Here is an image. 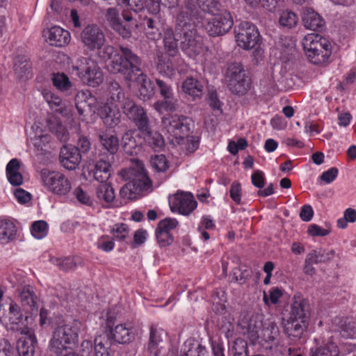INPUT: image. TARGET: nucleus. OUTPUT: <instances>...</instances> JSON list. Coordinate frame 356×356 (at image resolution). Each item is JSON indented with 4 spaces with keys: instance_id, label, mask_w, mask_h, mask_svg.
Instances as JSON below:
<instances>
[{
    "instance_id": "f257e3e1",
    "label": "nucleus",
    "mask_w": 356,
    "mask_h": 356,
    "mask_svg": "<svg viewBox=\"0 0 356 356\" xmlns=\"http://www.w3.org/2000/svg\"><path fill=\"white\" fill-rule=\"evenodd\" d=\"M202 19V13L193 0L184 1V6L176 17L175 31L180 40V48L191 58L200 54L203 49L202 38L197 32V27Z\"/></svg>"
},
{
    "instance_id": "f03ea898",
    "label": "nucleus",
    "mask_w": 356,
    "mask_h": 356,
    "mask_svg": "<svg viewBox=\"0 0 356 356\" xmlns=\"http://www.w3.org/2000/svg\"><path fill=\"white\" fill-rule=\"evenodd\" d=\"M100 63L105 65L107 71L113 74H120L126 81L136 79L134 76L140 71L141 59L127 47H120V51L111 44H107L100 51Z\"/></svg>"
},
{
    "instance_id": "7ed1b4c3",
    "label": "nucleus",
    "mask_w": 356,
    "mask_h": 356,
    "mask_svg": "<svg viewBox=\"0 0 356 356\" xmlns=\"http://www.w3.org/2000/svg\"><path fill=\"white\" fill-rule=\"evenodd\" d=\"M311 316L309 300L300 293H296L292 299L286 318H282L283 334L289 344L300 343L307 332Z\"/></svg>"
},
{
    "instance_id": "20e7f679",
    "label": "nucleus",
    "mask_w": 356,
    "mask_h": 356,
    "mask_svg": "<svg viewBox=\"0 0 356 356\" xmlns=\"http://www.w3.org/2000/svg\"><path fill=\"white\" fill-rule=\"evenodd\" d=\"M80 325L79 321H74L72 323L57 326L49 341V352L60 355L67 347L77 345Z\"/></svg>"
},
{
    "instance_id": "39448f33",
    "label": "nucleus",
    "mask_w": 356,
    "mask_h": 356,
    "mask_svg": "<svg viewBox=\"0 0 356 356\" xmlns=\"http://www.w3.org/2000/svg\"><path fill=\"white\" fill-rule=\"evenodd\" d=\"M302 44L308 60L314 65L325 63L332 54L329 40L318 33L307 35Z\"/></svg>"
},
{
    "instance_id": "423d86ee",
    "label": "nucleus",
    "mask_w": 356,
    "mask_h": 356,
    "mask_svg": "<svg viewBox=\"0 0 356 356\" xmlns=\"http://www.w3.org/2000/svg\"><path fill=\"white\" fill-rule=\"evenodd\" d=\"M122 176L129 181L120 191L122 199L136 200L140 194L152 186V181L142 168L140 170L131 168L128 171H122Z\"/></svg>"
},
{
    "instance_id": "0eeeda50",
    "label": "nucleus",
    "mask_w": 356,
    "mask_h": 356,
    "mask_svg": "<svg viewBox=\"0 0 356 356\" xmlns=\"http://www.w3.org/2000/svg\"><path fill=\"white\" fill-rule=\"evenodd\" d=\"M97 63L99 62L96 58L95 60L81 56L72 65V73L84 84L93 88L97 87L104 80L103 72Z\"/></svg>"
},
{
    "instance_id": "6e6552de",
    "label": "nucleus",
    "mask_w": 356,
    "mask_h": 356,
    "mask_svg": "<svg viewBox=\"0 0 356 356\" xmlns=\"http://www.w3.org/2000/svg\"><path fill=\"white\" fill-rule=\"evenodd\" d=\"M230 91L236 95L242 96L248 91L251 85L249 73L241 63H230L225 72Z\"/></svg>"
},
{
    "instance_id": "1a4fd4ad",
    "label": "nucleus",
    "mask_w": 356,
    "mask_h": 356,
    "mask_svg": "<svg viewBox=\"0 0 356 356\" xmlns=\"http://www.w3.org/2000/svg\"><path fill=\"white\" fill-rule=\"evenodd\" d=\"M115 316L108 314L105 333L113 341L120 344L133 342L138 334L137 329L131 323H118Z\"/></svg>"
},
{
    "instance_id": "9d476101",
    "label": "nucleus",
    "mask_w": 356,
    "mask_h": 356,
    "mask_svg": "<svg viewBox=\"0 0 356 356\" xmlns=\"http://www.w3.org/2000/svg\"><path fill=\"white\" fill-rule=\"evenodd\" d=\"M155 95L161 98L154 104L156 111L161 113L165 111L172 113L178 108L179 101L169 81L156 78Z\"/></svg>"
},
{
    "instance_id": "9b49d317",
    "label": "nucleus",
    "mask_w": 356,
    "mask_h": 356,
    "mask_svg": "<svg viewBox=\"0 0 356 356\" xmlns=\"http://www.w3.org/2000/svg\"><path fill=\"white\" fill-rule=\"evenodd\" d=\"M81 41L84 47L90 51H95V58L101 59L100 51L106 47L105 34L97 24H88L81 31Z\"/></svg>"
},
{
    "instance_id": "f8f14e48",
    "label": "nucleus",
    "mask_w": 356,
    "mask_h": 356,
    "mask_svg": "<svg viewBox=\"0 0 356 356\" xmlns=\"http://www.w3.org/2000/svg\"><path fill=\"white\" fill-rule=\"evenodd\" d=\"M41 177L44 185L54 195L65 196L71 191V182L61 172L42 170Z\"/></svg>"
},
{
    "instance_id": "ddd939ff",
    "label": "nucleus",
    "mask_w": 356,
    "mask_h": 356,
    "mask_svg": "<svg viewBox=\"0 0 356 356\" xmlns=\"http://www.w3.org/2000/svg\"><path fill=\"white\" fill-rule=\"evenodd\" d=\"M234 32L238 45L243 49H252L261 41V35L257 27L250 22H241Z\"/></svg>"
},
{
    "instance_id": "4468645a",
    "label": "nucleus",
    "mask_w": 356,
    "mask_h": 356,
    "mask_svg": "<svg viewBox=\"0 0 356 356\" xmlns=\"http://www.w3.org/2000/svg\"><path fill=\"white\" fill-rule=\"evenodd\" d=\"M166 131L176 139H184L193 128L191 118L184 115H171L162 120Z\"/></svg>"
},
{
    "instance_id": "2eb2a0df",
    "label": "nucleus",
    "mask_w": 356,
    "mask_h": 356,
    "mask_svg": "<svg viewBox=\"0 0 356 356\" xmlns=\"http://www.w3.org/2000/svg\"><path fill=\"white\" fill-rule=\"evenodd\" d=\"M243 335H247L252 344H255L259 338V331L264 327V316L262 314L243 316L238 321Z\"/></svg>"
},
{
    "instance_id": "dca6fc26",
    "label": "nucleus",
    "mask_w": 356,
    "mask_h": 356,
    "mask_svg": "<svg viewBox=\"0 0 356 356\" xmlns=\"http://www.w3.org/2000/svg\"><path fill=\"white\" fill-rule=\"evenodd\" d=\"M213 15L214 18L206 25V30L210 36L222 35L232 28L234 21L229 11L220 9L217 14Z\"/></svg>"
},
{
    "instance_id": "f3484780",
    "label": "nucleus",
    "mask_w": 356,
    "mask_h": 356,
    "mask_svg": "<svg viewBox=\"0 0 356 356\" xmlns=\"http://www.w3.org/2000/svg\"><path fill=\"white\" fill-rule=\"evenodd\" d=\"M120 107L127 118L134 123L139 131L146 130L147 126L149 125V120L142 106H138L133 100L129 99Z\"/></svg>"
},
{
    "instance_id": "a211bd4d",
    "label": "nucleus",
    "mask_w": 356,
    "mask_h": 356,
    "mask_svg": "<svg viewBox=\"0 0 356 356\" xmlns=\"http://www.w3.org/2000/svg\"><path fill=\"white\" fill-rule=\"evenodd\" d=\"M29 316L23 313L21 307L15 302L10 304L8 320L10 330L19 332L22 334H27L30 329L27 326Z\"/></svg>"
},
{
    "instance_id": "6ab92c4d",
    "label": "nucleus",
    "mask_w": 356,
    "mask_h": 356,
    "mask_svg": "<svg viewBox=\"0 0 356 356\" xmlns=\"http://www.w3.org/2000/svg\"><path fill=\"white\" fill-rule=\"evenodd\" d=\"M172 211H178L180 214L188 216L197 207V202L191 193L178 192L172 200H170Z\"/></svg>"
},
{
    "instance_id": "aec40b11",
    "label": "nucleus",
    "mask_w": 356,
    "mask_h": 356,
    "mask_svg": "<svg viewBox=\"0 0 356 356\" xmlns=\"http://www.w3.org/2000/svg\"><path fill=\"white\" fill-rule=\"evenodd\" d=\"M161 0H118V5L127 7L135 13L147 10L149 14H159Z\"/></svg>"
},
{
    "instance_id": "412c9836",
    "label": "nucleus",
    "mask_w": 356,
    "mask_h": 356,
    "mask_svg": "<svg viewBox=\"0 0 356 356\" xmlns=\"http://www.w3.org/2000/svg\"><path fill=\"white\" fill-rule=\"evenodd\" d=\"M59 161L65 169L74 170L78 168L81 161V155L75 146L63 145L60 151Z\"/></svg>"
},
{
    "instance_id": "4be33fe9",
    "label": "nucleus",
    "mask_w": 356,
    "mask_h": 356,
    "mask_svg": "<svg viewBox=\"0 0 356 356\" xmlns=\"http://www.w3.org/2000/svg\"><path fill=\"white\" fill-rule=\"evenodd\" d=\"M143 144L141 133L138 130H129L122 137V147L129 155L137 154Z\"/></svg>"
},
{
    "instance_id": "5701e85b",
    "label": "nucleus",
    "mask_w": 356,
    "mask_h": 356,
    "mask_svg": "<svg viewBox=\"0 0 356 356\" xmlns=\"http://www.w3.org/2000/svg\"><path fill=\"white\" fill-rule=\"evenodd\" d=\"M141 19L140 24L146 31L147 37L153 40H159L161 36V24L160 13L149 14Z\"/></svg>"
},
{
    "instance_id": "b1692460",
    "label": "nucleus",
    "mask_w": 356,
    "mask_h": 356,
    "mask_svg": "<svg viewBox=\"0 0 356 356\" xmlns=\"http://www.w3.org/2000/svg\"><path fill=\"white\" fill-rule=\"evenodd\" d=\"M98 115L108 128H114L120 122L121 113L118 106L113 104L102 106L98 109Z\"/></svg>"
},
{
    "instance_id": "393cba45",
    "label": "nucleus",
    "mask_w": 356,
    "mask_h": 356,
    "mask_svg": "<svg viewBox=\"0 0 356 356\" xmlns=\"http://www.w3.org/2000/svg\"><path fill=\"white\" fill-rule=\"evenodd\" d=\"M98 138L102 147V154L105 155L106 159L115 161L114 156L119 149L118 138L107 133L99 134Z\"/></svg>"
},
{
    "instance_id": "a878e982",
    "label": "nucleus",
    "mask_w": 356,
    "mask_h": 356,
    "mask_svg": "<svg viewBox=\"0 0 356 356\" xmlns=\"http://www.w3.org/2000/svg\"><path fill=\"white\" fill-rule=\"evenodd\" d=\"M113 160L106 159H100L97 161L93 168L89 171L90 175H92L94 179L101 183L108 181L111 175V165Z\"/></svg>"
},
{
    "instance_id": "bb28decb",
    "label": "nucleus",
    "mask_w": 356,
    "mask_h": 356,
    "mask_svg": "<svg viewBox=\"0 0 356 356\" xmlns=\"http://www.w3.org/2000/svg\"><path fill=\"white\" fill-rule=\"evenodd\" d=\"M136 79H133L131 81L137 83L139 86L140 96L144 99H149L155 95L156 79L154 81L147 78L140 69V71L134 76Z\"/></svg>"
},
{
    "instance_id": "cd10ccee",
    "label": "nucleus",
    "mask_w": 356,
    "mask_h": 356,
    "mask_svg": "<svg viewBox=\"0 0 356 356\" xmlns=\"http://www.w3.org/2000/svg\"><path fill=\"white\" fill-rule=\"evenodd\" d=\"M95 97L92 95L88 90L78 92L75 96V107L80 116H83L82 120L86 114L92 111V105L95 103Z\"/></svg>"
},
{
    "instance_id": "c85d7f7f",
    "label": "nucleus",
    "mask_w": 356,
    "mask_h": 356,
    "mask_svg": "<svg viewBox=\"0 0 356 356\" xmlns=\"http://www.w3.org/2000/svg\"><path fill=\"white\" fill-rule=\"evenodd\" d=\"M302 19L304 26L307 29L316 32H322L325 30L324 19L312 8H307L304 11Z\"/></svg>"
},
{
    "instance_id": "c756f323",
    "label": "nucleus",
    "mask_w": 356,
    "mask_h": 356,
    "mask_svg": "<svg viewBox=\"0 0 356 356\" xmlns=\"http://www.w3.org/2000/svg\"><path fill=\"white\" fill-rule=\"evenodd\" d=\"M20 337L17 341V350L19 356H34L35 346L38 343L34 333L29 332Z\"/></svg>"
},
{
    "instance_id": "7c9ffc66",
    "label": "nucleus",
    "mask_w": 356,
    "mask_h": 356,
    "mask_svg": "<svg viewBox=\"0 0 356 356\" xmlns=\"http://www.w3.org/2000/svg\"><path fill=\"white\" fill-rule=\"evenodd\" d=\"M143 143L145 142L154 152H161L164 149L165 143L163 136L158 131L151 130L150 126H147L145 131L141 130Z\"/></svg>"
},
{
    "instance_id": "2f4dec72",
    "label": "nucleus",
    "mask_w": 356,
    "mask_h": 356,
    "mask_svg": "<svg viewBox=\"0 0 356 356\" xmlns=\"http://www.w3.org/2000/svg\"><path fill=\"white\" fill-rule=\"evenodd\" d=\"M47 39L51 46L63 47L70 41V33L60 26H54L47 31Z\"/></svg>"
},
{
    "instance_id": "473e14b6",
    "label": "nucleus",
    "mask_w": 356,
    "mask_h": 356,
    "mask_svg": "<svg viewBox=\"0 0 356 356\" xmlns=\"http://www.w3.org/2000/svg\"><path fill=\"white\" fill-rule=\"evenodd\" d=\"M204 88L203 83L193 77L186 78L182 83L183 91L191 97L193 101L202 98L204 94Z\"/></svg>"
},
{
    "instance_id": "72a5a7b5",
    "label": "nucleus",
    "mask_w": 356,
    "mask_h": 356,
    "mask_svg": "<svg viewBox=\"0 0 356 356\" xmlns=\"http://www.w3.org/2000/svg\"><path fill=\"white\" fill-rule=\"evenodd\" d=\"M179 356H208V351L198 341L191 338L184 342Z\"/></svg>"
},
{
    "instance_id": "f704fd0d",
    "label": "nucleus",
    "mask_w": 356,
    "mask_h": 356,
    "mask_svg": "<svg viewBox=\"0 0 356 356\" xmlns=\"http://www.w3.org/2000/svg\"><path fill=\"white\" fill-rule=\"evenodd\" d=\"M113 341L105 333L95 338L94 352L95 356H110Z\"/></svg>"
},
{
    "instance_id": "c9c22d12",
    "label": "nucleus",
    "mask_w": 356,
    "mask_h": 356,
    "mask_svg": "<svg viewBox=\"0 0 356 356\" xmlns=\"http://www.w3.org/2000/svg\"><path fill=\"white\" fill-rule=\"evenodd\" d=\"M108 92L112 101L118 103L120 106L129 98L126 97L124 88L115 80H111L108 82Z\"/></svg>"
},
{
    "instance_id": "e433bc0d",
    "label": "nucleus",
    "mask_w": 356,
    "mask_h": 356,
    "mask_svg": "<svg viewBox=\"0 0 356 356\" xmlns=\"http://www.w3.org/2000/svg\"><path fill=\"white\" fill-rule=\"evenodd\" d=\"M31 64L26 56H17L14 60V71L20 79H28L31 74Z\"/></svg>"
},
{
    "instance_id": "4c0bfd02",
    "label": "nucleus",
    "mask_w": 356,
    "mask_h": 356,
    "mask_svg": "<svg viewBox=\"0 0 356 356\" xmlns=\"http://www.w3.org/2000/svg\"><path fill=\"white\" fill-rule=\"evenodd\" d=\"M180 41L179 36L176 35V31L173 32L172 30L167 31L165 33L163 42L166 52L170 56H175L179 50V43Z\"/></svg>"
},
{
    "instance_id": "58836bf2",
    "label": "nucleus",
    "mask_w": 356,
    "mask_h": 356,
    "mask_svg": "<svg viewBox=\"0 0 356 356\" xmlns=\"http://www.w3.org/2000/svg\"><path fill=\"white\" fill-rule=\"evenodd\" d=\"M108 15L113 13L114 16H112L110 19V24L112 29L118 33L124 38H128L131 36V32L127 25L124 24L121 19L117 16L115 10L109 8L108 10Z\"/></svg>"
},
{
    "instance_id": "ea45409f",
    "label": "nucleus",
    "mask_w": 356,
    "mask_h": 356,
    "mask_svg": "<svg viewBox=\"0 0 356 356\" xmlns=\"http://www.w3.org/2000/svg\"><path fill=\"white\" fill-rule=\"evenodd\" d=\"M335 255L334 250H327L325 249H316L312 250L307 255L308 260H311L314 264L325 263L332 260Z\"/></svg>"
},
{
    "instance_id": "a19ab883",
    "label": "nucleus",
    "mask_w": 356,
    "mask_h": 356,
    "mask_svg": "<svg viewBox=\"0 0 356 356\" xmlns=\"http://www.w3.org/2000/svg\"><path fill=\"white\" fill-rule=\"evenodd\" d=\"M339 350L333 342H329L324 346H321L310 349L309 356H339Z\"/></svg>"
},
{
    "instance_id": "79ce46f5",
    "label": "nucleus",
    "mask_w": 356,
    "mask_h": 356,
    "mask_svg": "<svg viewBox=\"0 0 356 356\" xmlns=\"http://www.w3.org/2000/svg\"><path fill=\"white\" fill-rule=\"evenodd\" d=\"M53 86L60 92H67L73 85L69 77L64 73H54L51 78Z\"/></svg>"
},
{
    "instance_id": "37998d69",
    "label": "nucleus",
    "mask_w": 356,
    "mask_h": 356,
    "mask_svg": "<svg viewBox=\"0 0 356 356\" xmlns=\"http://www.w3.org/2000/svg\"><path fill=\"white\" fill-rule=\"evenodd\" d=\"M278 22L283 28L292 29L298 24V17L293 11L284 10L280 13Z\"/></svg>"
},
{
    "instance_id": "c03bdc74",
    "label": "nucleus",
    "mask_w": 356,
    "mask_h": 356,
    "mask_svg": "<svg viewBox=\"0 0 356 356\" xmlns=\"http://www.w3.org/2000/svg\"><path fill=\"white\" fill-rule=\"evenodd\" d=\"M97 197L100 200H104L107 203L113 202L115 197L114 189L110 183L106 181L102 183L97 188Z\"/></svg>"
},
{
    "instance_id": "a18cd8bd",
    "label": "nucleus",
    "mask_w": 356,
    "mask_h": 356,
    "mask_svg": "<svg viewBox=\"0 0 356 356\" xmlns=\"http://www.w3.org/2000/svg\"><path fill=\"white\" fill-rule=\"evenodd\" d=\"M152 340L148 341L146 347L148 356H168L170 350L168 343H154Z\"/></svg>"
},
{
    "instance_id": "49530a36",
    "label": "nucleus",
    "mask_w": 356,
    "mask_h": 356,
    "mask_svg": "<svg viewBox=\"0 0 356 356\" xmlns=\"http://www.w3.org/2000/svg\"><path fill=\"white\" fill-rule=\"evenodd\" d=\"M16 233L15 225L10 220H0V241L8 242Z\"/></svg>"
},
{
    "instance_id": "de8ad7c7",
    "label": "nucleus",
    "mask_w": 356,
    "mask_h": 356,
    "mask_svg": "<svg viewBox=\"0 0 356 356\" xmlns=\"http://www.w3.org/2000/svg\"><path fill=\"white\" fill-rule=\"evenodd\" d=\"M230 352L232 356H250L248 342L242 339H236L231 346Z\"/></svg>"
},
{
    "instance_id": "09e8293b",
    "label": "nucleus",
    "mask_w": 356,
    "mask_h": 356,
    "mask_svg": "<svg viewBox=\"0 0 356 356\" xmlns=\"http://www.w3.org/2000/svg\"><path fill=\"white\" fill-rule=\"evenodd\" d=\"M19 296L23 305L29 306L31 310L37 309L36 296L31 290L30 286H24Z\"/></svg>"
},
{
    "instance_id": "8fccbe9b",
    "label": "nucleus",
    "mask_w": 356,
    "mask_h": 356,
    "mask_svg": "<svg viewBox=\"0 0 356 356\" xmlns=\"http://www.w3.org/2000/svg\"><path fill=\"white\" fill-rule=\"evenodd\" d=\"M156 70L163 76L170 78L175 74V69L170 58H163L159 59Z\"/></svg>"
},
{
    "instance_id": "3c124183",
    "label": "nucleus",
    "mask_w": 356,
    "mask_h": 356,
    "mask_svg": "<svg viewBox=\"0 0 356 356\" xmlns=\"http://www.w3.org/2000/svg\"><path fill=\"white\" fill-rule=\"evenodd\" d=\"M32 236L37 239L44 238L48 234V224L44 220L35 221L31 227Z\"/></svg>"
},
{
    "instance_id": "603ef678",
    "label": "nucleus",
    "mask_w": 356,
    "mask_h": 356,
    "mask_svg": "<svg viewBox=\"0 0 356 356\" xmlns=\"http://www.w3.org/2000/svg\"><path fill=\"white\" fill-rule=\"evenodd\" d=\"M151 165L158 172H164L170 167L169 162L164 154H156L152 156Z\"/></svg>"
},
{
    "instance_id": "864d4df0",
    "label": "nucleus",
    "mask_w": 356,
    "mask_h": 356,
    "mask_svg": "<svg viewBox=\"0 0 356 356\" xmlns=\"http://www.w3.org/2000/svg\"><path fill=\"white\" fill-rule=\"evenodd\" d=\"M129 226L123 222L115 224L111 229V234H113L114 238L119 241H124L129 234Z\"/></svg>"
},
{
    "instance_id": "5fc2aeb1",
    "label": "nucleus",
    "mask_w": 356,
    "mask_h": 356,
    "mask_svg": "<svg viewBox=\"0 0 356 356\" xmlns=\"http://www.w3.org/2000/svg\"><path fill=\"white\" fill-rule=\"evenodd\" d=\"M153 341L154 343H168L167 333L161 328L151 326L148 341Z\"/></svg>"
},
{
    "instance_id": "6e6d98bb",
    "label": "nucleus",
    "mask_w": 356,
    "mask_h": 356,
    "mask_svg": "<svg viewBox=\"0 0 356 356\" xmlns=\"http://www.w3.org/2000/svg\"><path fill=\"white\" fill-rule=\"evenodd\" d=\"M155 236L160 248H165L174 242V236L171 233L155 230Z\"/></svg>"
},
{
    "instance_id": "4d7b16f0",
    "label": "nucleus",
    "mask_w": 356,
    "mask_h": 356,
    "mask_svg": "<svg viewBox=\"0 0 356 356\" xmlns=\"http://www.w3.org/2000/svg\"><path fill=\"white\" fill-rule=\"evenodd\" d=\"M283 296V289L278 287H273L269 291V296L268 297L266 292L264 293L263 300L266 305L269 304V301L273 305H276L279 302V299Z\"/></svg>"
},
{
    "instance_id": "13d9d810",
    "label": "nucleus",
    "mask_w": 356,
    "mask_h": 356,
    "mask_svg": "<svg viewBox=\"0 0 356 356\" xmlns=\"http://www.w3.org/2000/svg\"><path fill=\"white\" fill-rule=\"evenodd\" d=\"M97 248L105 252L112 251L115 247L114 239L108 235H102L96 243Z\"/></svg>"
},
{
    "instance_id": "bf43d9fd",
    "label": "nucleus",
    "mask_w": 356,
    "mask_h": 356,
    "mask_svg": "<svg viewBox=\"0 0 356 356\" xmlns=\"http://www.w3.org/2000/svg\"><path fill=\"white\" fill-rule=\"evenodd\" d=\"M178 224L179 222L176 218H165L159 222L156 230L170 233L171 230L175 229Z\"/></svg>"
},
{
    "instance_id": "052dcab7",
    "label": "nucleus",
    "mask_w": 356,
    "mask_h": 356,
    "mask_svg": "<svg viewBox=\"0 0 356 356\" xmlns=\"http://www.w3.org/2000/svg\"><path fill=\"white\" fill-rule=\"evenodd\" d=\"M54 263L62 270L68 271L76 268V263L72 257L56 258Z\"/></svg>"
},
{
    "instance_id": "680f3d73",
    "label": "nucleus",
    "mask_w": 356,
    "mask_h": 356,
    "mask_svg": "<svg viewBox=\"0 0 356 356\" xmlns=\"http://www.w3.org/2000/svg\"><path fill=\"white\" fill-rule=\"evenodd\" d=\"M212 356H226L225 343L220 339H211Z\"/></svg>"
},
{
    "instance_id": "e2e57ef3",
    "label": "nucleus",
    "mask_w": 356,
    "mask_h": 356,
    "mask_svg": "<svg viewBox=\"0 0 356 356\" xmlns=\"http://www.w3.org/2000/svg\"><path fill=\"white\" fill-rule=\"evenodd\" d=\"M230 197L236 204H240L241 202V185L236 181H234L229 191Z\"/></svg>"
},
{
    "instance_id": "0e129e2a",
    "label": "nucleus",
    "mask_w": 356,
    "mask_h": 356,
    "mask_svg": "<svg viewBox=\"0 0 356 356\" xmlns=\"http://www.w3.org/2000/svg\"><path fill=\"white\" fill-rule=\"evenodd\" d=\"M267 332H269L268 334V340L274 341L277 339L279 335L280 330L277 323L273 321H268V322H264V327Z\"/></svg>"
},
{
    "instance_id": "69168bd1",
    "label": "nucleus",
    "mask_w": 356,
    "mask_h": 356,
    "mask_svg": "<svg viewBox=\"0 0 356 356\" xmlns=\"http://www.w3.org/2000/svg\"><path fill=\"white\" fill-rule=\"evenodd\" d=\"M73 194L81 204L88 206L92 204V200L90 197L81 187H76L74 190Z\"/></svg>"
},
{
    "instance_id": "338daca9",
    "label": "nucleus",
    "mask_w": 356,
    "mask_h": 356,
    "mask_svg": "<svg viewBox=\"0 0 356 356\" xmlns=\"http://www.w3.org/2000/svg\"><path fill=\"white\" fill-rule=\"evenodd\" d=\"M234 278L240 284H244L251 276V270L249 269H241L236 268L233 270Z\"/></svg>"
},
{
    "instance_id": "774afa93",
    "label": "nucleus",
    "mask_w": 356,
    "mask_h": 356,
    "mask_svg": "<svg viewBox=\"0 0 356 356\" xmlns=\"http://www.w3.org/2000/svg\"><path fill=\"white\" fill-rule=\"evenodd\" d=\"M76 149H78V152L83 154L88 153L91 148V143L89 138L86 136H79L76 146H75Z\"/></svg>"
}]
</instances>
